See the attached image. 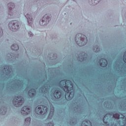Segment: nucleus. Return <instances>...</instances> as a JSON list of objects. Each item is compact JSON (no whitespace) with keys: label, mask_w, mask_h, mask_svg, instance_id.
<instances>
[{"label":"nucleus","mask_w":126,"mask_h":126,"mask_svg":"<svg viewBox=\"0 0 126 126\" xmlns=\"http://www.w3.org/2000/svg\"><path fill=\"white\" fill-rule=\"evenodd\" d=\"M59 86L67 93L65 94V97L67 100H71L74 96L73 91V85L71 81L63 80L59 83Z\"/></svg>","instance_id":"nucleus-1"},{"label":"nucleus","mask_w":126,"mask_h":126,"mask_svg":"<svg viewBox=\"0 0 126 126\" xmlns=\"http://www.w3.org/2000/svg\"><path fill=\"white\" fill-rule=\"evenodd\" d=\"M75 42L78 46L82 47L87 44V37L81 33L76 34L75 38Z\"/></svg>","instance_id":"nucleus-2"},{"label":"nucleus","mask_w":126,"mask_h":126,"mask_svg":"<svg viewBox=\"0 0 126 126\" xmlns=\"http://www.w3.org/2000/svg\"><path fill=\"white\" fill-rule=\"evenodd\" d=\"M112 118L114 119H125V116L123 114H115L112 115L110 113H108L103 117V123L106 124V125H109V123L108 122L109 119L112 118Z\"/></svg>","instance_id":"nucleus-3"},{"label":"nucleus","mask_w":126,"mask_h":126,"mask_svg":"<svg viewBox=\"0 0 126 126\" xmlns=\"http://www.w3.org/2000/svg\"><path fill=\"white\" fill-rule=\"evenodd\" d=\"M9 28L12 32H17L19 29V23L16 20L10 22Z\"/></svg>","instance_id":"nucleus-4"},{"label":"nucleus","mask_w":126,"mask_h":126,"mask_svg":"<svg viewBox=\"0 0 126 126\" xmlns=\"http://www.w3.org/2000/svg\"><path fill=\"white\" fill-rule=\"evenodd\" d=\"M35 112L37 115H45L48 112V107L45 105H39L35 108Z\"/></svg>","instance_id":"nucleus-5"},{"label":"nucleus","mask_w":126,"mask_h":126,"mask_svg":"<svg viewBox=\"0 0 126 126\" xmlns=\"http://www.w3.org/2000/svg\"><path fill=\"white\" fill-rule=\"evenodd\" d=\"M24 103V98L22 96H16L15 99L13 100V104L15 107H20Z\"/></svg>","instance_id":"nucleus-6"},{"label":"nucleus","mask_w":126,"mask_h":126,"mask_svg":"<svg viewBox=\"0 0 126 126\" xmlns=\"http://www.w3.org/2000/svg\"><path fill=\"white\" fill-rule=\"evenodd\" d=\"M50 88L51 87L49 83L47 82L44 85V87L43 88H40L39 92H41V93H43V94H46V93H48V92H49V90H50Z\"/></svg>","instance_id":"nucleus-7"},{"label":"nucleus","mask_w":126,"mask_h":126,"mask_svg":"<svg viewBox=\"0 0 126 126\" xmlns=\"http://www.w3.org/2000/svg\"><path fill=\"white\" fill-rule=\"evenodd\" d=\"M49 19L50 18L47 17V15H45L42 19L41 21L39 22V24L41 26H45V25H47L48 23H49Z\"/></svg>","instance_id":"nucleus-8"},{"label":"nucleus","mask_w":126,"mask_h":126,"mask_svg":"<svg viewBox=\"0 0 126 126\" xmlns=\"http://www.w3.org/2000/svg\"><path fill=\"white\" fill-rule=\"evenodd\" d=\"M31 112V108L28 107L27 106H24L21 109V113L23 116H27L29 113Z\"/></svg>","instance_id":"nucleus-9"},{"label":"nucleus","mask_w":126,"mask_h":126,"mask_svg":"<svg viewBox=\"0 0 126 126\" xmlns=\"http://www.w3.org/2000/svg\"><path fill=\"white\" fill-rule=\"evenodd\" d=\"M100 66L102 67H106L107 66V64H108V62L105 59H101L98 62Z\"/></svg>","instance_id":"nucleus-10"},{"label":"nucleus","mask_w":126,"mask_h":126,"mask_svg":"<svg viewBox=\"0 0 126 126\" xmlns=\"http://www.w3.org/2000/svg\"><path fill=\"white\" fill-rule=\"evenodd\" d=\"M54 111H55V109H54V106H53V105H52L50 107V112L49 115L48 116V118H47L46 121H51L52 118H53V116H54Z\"/></svg>","instance_id":"nucleus-11"},{"label":"nucleus","mask_w":126,"mask_h":126,"mask_svg":"<svg viewBox=\"0 0 126 126\" xmlns=\"http://www.w3.org/2000/svg\"><path fill=\"white\" fill-rule=\"evenodd\" d=\"M54 96L57 99H60L62 97V92L59 90L55 91Z\"/></svg>","instance_id":"nucleus-12"},{"label":"nucleus","mask_w":126,"mask_h":126,"mask_svg":"<svg viewBox=\"0 0 126 126\" xmlns=\"http://www.w3.org/2000/svg\"><path fill=\"white\" fill-rule=\"evenodd\" d=\"M29 95L30 97H34L35 95H36V90L34 89H32L31 90H30L28 92Z\"/></svg>","instance_id":"nucleus-13"},{"label":"nucleus","mask_w":126,"mask_h":126,"mask_svg":"<svg viewBox=\"0 0 126 126\" xmlns=\"http://www.w3.org/2000/svg\"><path fill=\"white\" fill-rule=\"evenodd\" d=\"M26 17L27 19L29 24L31 25V24H32V16L30 14H27Z\"/></svg>","instance_id":"nucleus-14"},{"label":"nucleus","mask_w":126,"mask_h":126,"mask_svg":"<svg viewBox=\"0 0 126 126\" xmlns=\"http://www.w3.org/2000/svg\"><path fill=\"white\" fill-rule=\"evenodd\" d=\"M11 49L13 51L16 52V51H18V50L19 49V47H18V45L17 44H14L12 45Z\"/></svg>","instance_id":"nucleus-15"},{"label":"nucleus","mask_w":126,"mask_h":126,"mask_svg":"<svg viewBox=\"0 0 126 126\" xmlns=\"http://www.w3.org/2000/svg\"><path fill=\"white\" fill-rule=\"evenodd\" d=\"M85 123H86V124H90V126H92V124L89 120H86V121H83V122L82 123V126H88L85 124Z\"/></svg>","instance_id":"nucleus-16"},{"label":"nucleus","mask_w":126,"mask_h":126,"mask_svg":"<svg viewBox=\"0 0 126 126\" xmlns=\"http://www.w3.org/2000/svg\"><path fill=\"white\" fill-rule=\"evenodd\" d=\"M85 56H86V53H84V56H79V61H80V62H83V61H85V60H86V59L87 58V57H86Z\"/></svg>","instance_id":"nucleus-17"},{"label":"nucleus","mask_w":126,"mask_h":126,"mask_svg":"<svg viewBox=\"0 0 126 126\" xmlns=\"http://www.w3.org/2000/svg\"><path fill=\"white\" fill-rule=\"evenodd\" d=\"M30 122H31V118H27L25 120V124L26 126H29L30 125Z\"/></svg>","instance_id":"nucleus-18"},{"label":"nucleus","mask_w":126,"mask_h":126,"mask_svg":"<svg viewBox=\"0 0 126 126\" xmlns=\"http://www.w3.org/2000/svg\"><path fill=\"white\" fill-rule=\"evenodd\" d=\"M4 69L5 71H7L8 73H9V67L8 66H5Z\"/></svg>","instance_id":"nucleus-19"},{"label":"nucleus","mask_w":126,"mask_h":126,"mask_svg":"<svg viewBox=\"0 0 126 126\" xmlns=\"http://www.w3.org/2000/svg\"><path fill=\"white\" fill-rule=\"evenodd\" d=\"M94 52H95V53H98V52H100V48L99 47L96 46L94 48Z\"/></svg>","instance_id":"nucleus-20"},{"label":"nucleus","mask_w":126,"mask_h":126,"mask_svg":"<svg viewBox=\"0 0 126 126\" xmlns=\"http://www.w3.org/2000/svg\"><path fill=\"white\" fill-rule=\"evenodd\" d=\"M8 5H10L11 8H12V7H14L15 6L14 5V4H13V3H9V4H8Z\"/></svg>","instance_id":"nucleus-21"},{"label":"nucleus","mask_w":126,"mask_h":126,"mask_svg":"<svg viewBox=\"0 0 126 126\" xmlns=\"http://www.w3.org/2000/svg\"><path fill=\"white\" fill-rule=\"evenodd\" d=\"M123 60H124V62L126 63V52L125 55H124Z\"/></svg>","instance_id":"nucleus-22"},{"label":"nucleus","mask_w":126,"mask_h":126,"mask_svg":"<svg viewBox=\"0 0 126 126\" xmlns=\"http://www.w3.org/2000/svg\"><path fill=\"white\" fill-rule=\"evenodd\" d=\"M48 126H54V123L50 122V123H48Z\"/></svg>","instance_id":"nucleus-23"},{"label":"nucleus","mask_w":126,"mask_h":126,"mask_svg":"<svg viewBox=\"0 0 126 126\" xmlns=\"http://www.w3.org/2000/svg\"><path fill=\"white\" fill-rule=\"evenodd\" d=\"M29 35L30 36V37H32V36H33V33H32V32H30L29 33Z\"/></svg>","instance_id":"nucleus-24"},{"label":"nucleus","mask_w":126,"mask_h":126,"mask_svg":"<svg viewBox=\"0 0 126 126\" xmlns=\"http://www.w3.org/2000/svg\"><path fill=\"white\" fill-rule=\"evenodd\" d=\"M3 34V32H0V36H2Z\"/></svg>","instance_id":"nucleus-25"},{"label":"nucleus","mask_w":126,"mask_h":126,"mask_svg":"<svg viewBox=\"0 0 126 126\" xmlns=\"http://www.w3.org/2000/svg\"><path fill=\"white\" fill-rule=\"evenodd\" d=\"M95 2H99L100 1L99 0H94Z\"/></svg>","instance_id":"nucleus-26"},{"label":"nucleus","mask_w":126,"mask_h":126,"mask_svg":"<svg viewBox=\"0 0 126 126\" xmlns=\"http://www.w3.org/2000/svg\"><path fill=\"white\" fill-rule=\"evenodd\" d=\"M0 32H2V30H0Z\"/></svg>","instance_id":"nucleus-27"}]
</instances>
